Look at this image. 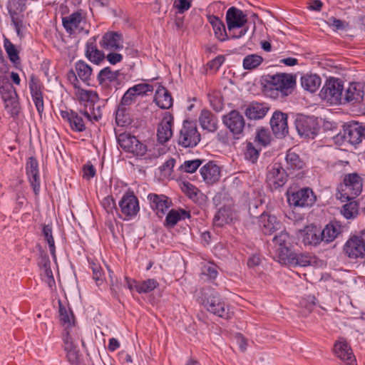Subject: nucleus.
<instances>
[{"instance_id": "obj_21", "label": "nucleus", "mask_w": 365, "mask_h": 365, "mask_svg": "<svg viewBox=\"0 0 365 365\" xmlns=\"http://www.w3.org/2000/svg\"><path fill=\"white\" fill-rule=\"evenodd\" d=\"M270 125L277 137H284L288 133L287 115L280 111L273 113L270 120Z\"/></svg>"}, {"instance_id": "obj_6", "label": "nucleus", "mask_w": 365, "mask_h": 365, "mask_svg": "<svg viewBox=\"0 0 365 365\" xmlns=\"http://www.w3.org/2000/svg\"><path fill=\"white\" fill-rule=\"evenodd\" d=\"M296 84L295 79L290 74L279 73L274 75L269 81L270 90L275 91L277 95L287 96L292 93Z\"/></svg>"}, {"instance_id": "obj_30", "label": "nucleus", "mask_w": 365, "mask_h": 365, "mask_svg": "<svg viewBox=\"0 0 365 365\" xmlns=\"http://www.w3.org/2000/svg\"><path fill=\"white\" fill-rule=\"evenodd\" d=\"M203 180L207 184H213L220 178V168L212 162L203 165L200 170Z\"/></svg>"}, {"instance_id": "obj_50", "label": "nucleus", "mask_w": 365, "mask_h": 365, "mask_svg": "<svg viewBox=\"0 0 365 365\" xmlns=\"http://www.w3.org/2000/svg\"><path fill=\"white\" fill-rule=\"evenodd\" d=\"M42 232L45 240L48 245L50 253L53 259H56V247L55 242L52 235V228L50 225H44L43 227Z\"/></svg>"}, {"instance_id": "obj_27", "label": "nucleus", "mask_w": 365, "mask_h": 365, "mask_svg": "<svg viewBox=\"0 0 365 365\" xmlns=\"http://www.w3.org/2000/svg\"><path fill=\"white\" fill-rule=\"evenodd\" d=\"M343 138L350 144L356 145L361 142V124L353 122L343 128Z\"/></svg>"}, {"instance_id": "obj_39", "label": "nucleus", "mask_w": 365, "mask_h": 365, "mask_svg": "<svg viewBox=\"0 0 365 365\" xmlns=\"http://www.w3.org/2000/svg\"><path fill=\"white\" fill-rule=\"evenodd\" d=\"M321 83V78L317 74L307 73L301 77L302 88L310 93L317 91L320 87Z\"/></svg>"}, {"instance_id": "obj_43", "label": "nucleus", "mask_w": 365, "mask_h": 365, "mask_svg": "<svg viewBox=\"0 0 365 365\" xmlns=\"http://www.w3.org/2000/svg\"><path fill=\"white\" fill-rule=\"evenodd\" d=\"M66 339L69 342L73 344H76L78 346V341H81L83 343V339L81 338V332L78 327L76 324L73 325L71 327H68L65 329V334L63 336V344H66Z\"/></svg>"}, {"instance_id": "obj_46", "label": "nucleus", "mask_w": 365, "mask_h": 365, "mask_svg": "<svg viewBox=\"0 0 365 365\" xmlns=\"http://www.w3.org/2000/svg\"><path fill=\"white\" fill-rule=\"evenodd\" d=\"M4 47L11 62L14 65L19 64L20 63V58L19 51L16 46L8 38H5L4 41Z\"/></svg>"}, {"instance_id": "obj_4", "label": "nucleus", "mask_w": 365, "mask_h": 365, "mask_svg": "<svg viewBox=\"0 0 365 365\" xmlns=\"http://www.w3.org/2000/svg\"><path fill=\"white\" fill-rule=\"evenodd\" d=\"M62 24L66 31L70 35H76L84 32L88 34L85 29L86 16L82 10H78L62 18Z\"/></svg>"}, {"instance_id": "obj_34", "label": "nucleus", "mask_w": 365, "mask_h": 365, "mask_svg": "<svg viewBox=\"0 0 365 365\" xmlns=\"http://www.w3.org/2000/svg\"><path fill=\"white\" fill-rule=\"evenodd\" d=\"M154 101L162 109H168L173 106V98L163 86H159L154 96Z\"/></svg>"}, {"instance_id": "obj_9", "label": "nucleus", "mask_w": 365, "mask_h": 365, "mask_svg": "<svg viewBox=\"0 0 365 365\" xmlns=\"http://www.w3.org/2000/svg\"><path fill=\"white\" fill-rule=\"evenodd\" d=\"M295 126L299 135L305 138H314L319 130L318 123L314 116L298 115Z\"/></svg>"}, {"instance_id": "obj_54", "label": "nucleus", "mask_w": 365, "mask_h": 365, "mask_svg": "<svg viewBox=\"0 0 365 365\" xmlns=\"http://www.w3.org/2000/svg\"><path fill=\"white\" fill-rule=\"evenodd\" d=\"M29 87L31 97L42 94L41 82L34 75H31L30 77Z\"/></svg>"}, {"instance_id": "obj_48", "label": "nucleus", "mask_w": 365, "mask_h": 365, "mask_svg": "<svg viewBox=\"0 0 365 365\" xmlns=\"http://www.w3.org/2000/svg\"><path fill=\"white\" fill-rule=\"evenodd\" d=\"M12 24L19 37L21 38L24 36L26 30V26L22 20V18L19 16L16 12L9 10Z\"/></svg>"}, {"instance_id": "obj_10", "label": "nucleus", "mask_w": 365, "mask_h": 365, "mask_svg": "<svg viewBox=\"0 0 365 365\" xmlns=\"http://www.w3.org/2000/svg\"><path fill=\"white\" fill-rule=\"evenodd\" d=\"M202 304L208 312L221 318L227 319L232 317V314L230 311L229 307L217 293L210 295L203 300Z\"/></svg>"}, {"instance_id": "obj_5", "label": "nucleus", "mask_w": 365, "mask_h": 365, "mask_svg": "<svg viewBox=\"0 0 365 365\" xmlns=\"http://www.w3.org/2000/svg\"><path fill=\"white\" fill-rule=\"evenodd\" d=\"M116 139L119 146L126 153L142 157L147 152V146L129 133H120L116 136Z\"/></svg>"}, {"instance_id": "obj_15", "label": "nucleus", "mask_w": 365, "mask_h": 365, "mask_svg": "<svg viewBox=\"0 0 365 365\" xmlns=\"http://www.w3.org/2000/svg\"><path fill=\"white\" fill-rule=\"evenodd\" d=\"M274 259L281 263L282 255H288L291 252V237L289 235L282 231L273 238Z\"/></svg>"}, {"instance_id": "obj_19", "label": "nucleus", "mask_w": 365, "mask_h": 365, "mask_svg": "<svg viewBox=\"0 0 365 365\" xmlns=\"http://www.w3.org/2000/svg\"><path fill=\"white\" fill-rule=\"evenodd\" d=\"M150 207L158 217H163L172 205V202L164 195L150 193L148 195Z\"/></svg>"}, {"instance_id": "obj_24", "label": "nucleus", "mask_w": 365, "mask_h": 365, "mask_svg": "<svg viewBox=\"0 0 365 365\" xmlns=\"http://www.w3.org/2000/svg\"><path fill=\"white\" fill-rule=\"evenodd\" d=\"M85 56L91 62L98 65L105 59V53L98 49L94 37L88 40L85 48Z\"/></svg>"}, {"instance_id": "obj_47", "label": "nucleus", "mask_w": 365, "mask_h": 365, "mask_svg": "<svg viewBox=\"0 0 365 365\" xmlns=\"http://www.w3.org/2000/svg\"><path fill=\"white\" fill-rule=\"evenodd\" d=\"M263 58L257 54H250L243 59V68L245 70H252L258 67L262 63Z\"/></svg>"}, {"instance_id": "obj_18", "label": "nucleus", "mask_w": 365, "mask_h": 365, "mask_svg": "<svg viewBox=\"0 0 365 365\" xmlns=\"http://www.w3.org/2000/svg\"><path fill=\"white\" fill-rule=\"evenodd\" d=\"M287 173L279 164H274L267 175V182L272 188L282 187L287 181Z\"/></svg>"}, {"instance_id": "obj_26", "label": "nucleus", "mask_w": 365, "mask_h": 365, "mask_svg": "<svg viewBox=\"0 0 365 365\" xmlns=\"http://www.w3.org/2000/svg\"><path fill=\"white\" fill-rule=\"evenodd\" d=\"M282 264H287L294 267H307L311 263L310 257L304 253H296L291 250L288 255H282Z\"/></svg>"}, {"instance_id": "obj_20", "label": "nucleus", "mask_w": 365, "mask_h": 365, "mask_svg": "<svg viewBox=\"0 0 365 365\" xmlns=\"http://www.w3.org/2000/svg\"><path fill=\"white\" fill-rule=\"evenodd\" d=\"M247 21L244 12L235 7L230 8L226 13V21L230 31L235 29L242 28Z\"/></svg>"}, {"instance_id": "obj_33", "label": "nucleus", "mask_w": 365, "mask_h": 365, "mask_svg": "<svg viewBox=\"0 0 365 365\" xmlns=\"http://www.w3.org/2000/svg\"><path fill=\"white\" fill-rule=\"evenodd\" d=\"M217 117L207 110H202L199 115V123L201 128L208 132L213 133L217 129Z\"/></svg>"}, {"instance_id": "obj_23", "label": "nucleus", "mask_w": 365, "mask_h": 365, "mask_svg": "<svg viewBox=\"0 0 365 365\" xmlns=\"http://www.w3.org/2000/svg\"><path fill=\"white\" fill-rule=\"evenodd\" d=\"M364 96V86L360 83L353 82L349 83L345 91L344 103H356L362 101Z\"/></svg>"}, {"instance_id": "obj_64", "label": "nucleus", "mask_w": 365, "mask_h": 365, "mask_svg": "<svg viewBox=\"0 0 365 365\" xmlns=\"http://www.w3.org/2000/svg\"><path fill=\"white\" fill-rule=\"evenodd\" d=\"M93 271V278L96 281L98 285L101 284L103 282V272L101 267L98 264H93L92 267Z\"/></svg>"}, {"instance_id": "obj_2", "label": "nucleus", "mask_w": 365, "mask_h": 365, "mask_svg": "<svg viewBox=\"0 0 365 365\" xmlns=\"http://www.w3.org/2000/svg\"><path fill=\"white\" fill-rule=\"evenodd\" d=\"M363 180L359 174L356 173L346 174L340 187L339 198L342 202L355 200L361 194Z\"/></svg>"}, {"instance_id": "obj_12", "label": "nucleus", "mask_w": 365, "mask_h": 365, "mask_svg": "<svg viewBox=\"0 0 365 365\" xmlns=\"http://www.w3.org/2000/svg\"><path fill=\"white\" fill-rule=\"evenodd\" d=\"M120 211L128 220L135 217L140 211L139 202L133 191H127L118 202Z\"/></svg>"}, {"instance_id": "obj_56", "label": "nucleus", "mask_w": 365, "mask_h": 365, "mask_svg": "<svg viewBox=\"0 0 365 365\" xmlns=\"http://www.w3.org/2000/svg\"><path fill=\"white\" fill-rule=\"evenodd\" d=\"M5 108L7 112L12 116L16 117L20 113V105L18 98L12 101H9L4 103Z\"/></svg>"}, {"instance_id": "obj_42", "label": "nucleus", "mask_w": 365, "mask_h": 365, "mask_svg": "<svg viewBox=\"0 0 365 365\" xmlns=\"http://www.w3.org/2000/svg\"><path fill=\"white\" fill-rule=\"evenodd\" d=\"M77 345L73 344L66 339V344H63V349L66 354V358L71 365H78L80 361L79 351L77 349Z\"/></svg>"}, {"instance_id": "obj_40", "label": "nucleus", "mask_w": 365, "mask_h": 365, "mask_svg": "<svg viewBox=\"0 0 365 365\" xmlns=\"http://www.w3.org/2000/svg\"><path fill=\"white\" fill-rule=\"evenodd\" d=\"M235 212L230 205L220 208L214 217V222L217 226H223L232 221Z\"/></svg>"}, {"instance_id": "obj_36", "label": "nucleus", "mask_w": 365, "mask_h": 365, "mask_svg": "<svg viewBox=\"0 0 365 365\" xmlns=\"http://www.w3.org/2000/svg\"><path fill=\"white\" fill-rule=\"evenodd\" d=\"M190 217V214L188 211L183 209H172L165 217V225L168 227H173L179 221Z\"/></svg>"}, {"instance_id": "obj_11", "label": "nucleus", "mask_w": 365, "mask_h": 365, "mask_svg": "<svg viewBox=\"0 0 365 365\" xmlns=\"http://www.w3.org/2000/svg\"><path fill=\"white\" fill-rule=\"evenodd\" d=\"M287 195L289 205L294 207H309L312 206L316 200L313 191L308 187L302 188L292 193L287 192Z\"/></svg>"}, {"instance_id": "obj_14", "label": "nucleus", "mask_w": 365, "mask_h": 365, "mask_svg": "<svg viewBox=\"0 0 365 365\" xmlns=\"http://www.w3.org/2000/svg\"><path fill=\"white\" fill-rule=\"evenodd\" d=\"M99 44L106 51H120L124 48L123 34L117 31H107L102 36Z\"/></svg>"}, {"instance_id": "obj_13", "label": "nucleus", "mask_w": 365, "mask_h": 365, "mask_svg": "<svg viewBox=\"0 0 365 365\" xmlns=\"http://www.w3.org/2000/svg\"><path fill=\"white\" fill-rule=\"evenodd\" d=\"M344 250L349 258L365 259V237L363 231L360 236H353L347 240Z\"/></svg>"}, {"instance_id": "obj_51", "label": "nucleus", "mask_w": 365, "mask_h": 365, "mask_svg": "<svg viewBox=\"0 0 365 365\" xmlns=\"http://www.w3.org/2000/svg\"><path fill=\"white\" fill-rule=\"evenodd\" d=\"M260 150V148H255L252 143L247 142L245 150V158L252 163H256L258 160Z\"/></svg>"}, {"instance_id": "obj_44", "label": "nucleus", "mask_w": 365, "mask_h": 365, "mask_svg": "<svg viewBox=\"0 0 365 365\" xmlns=\"http://www.w3.org/2000/svg\"><path fill=\"white\" fill-rule=\"evenodd\" d=\"M287 169L289 170H298L302 169L304 163L294 153L289 151L285 158Z\"/></svg>"}, {"instance_id": "obj_8", "label": "nucleus", "mask_w": 365, "mask_h": 365, "mask_svg": "<svg viewBox=\"0 0 365 365\" xmlns=\"http://www.w3.org/2000/svg\"><path fill=\"white\" fill-rule=\"evenodd\" d=\"M222 121L235 138L238 139L242 135L245 127V120L239 111L232 110L223 115Z\"/></svg>"}, {"instance_id": "obj_57", "label": "nucleus", "mask_w": 365, "mask_h": 365, "mask_svg": "<svg viewBox=\"0 0 365 365\" xmlns=\"http://www.w3.org/2000/svg\"><path fill=\"white\" fill-rule=\"evenodd\" d=\"M132 88L138 96H146L153 91V86L148 83L135 84Z\"/></svg>"}, {"instance_id": "obj_59", "label": "nucleus", "mask_w": 365, "mask_h": 365, "mask_svg": "<svg viewBox=\"0 0 365 365\" xmlns=\"http://www.w3.org/2000/svg\"><path fill=\"white\" fill-rule=\"evenodd\" d=\"M255 141L263 146L268 145L270 143L269 131L263 128L258 130L255 137Z\"/></svg>"}, {"instance_id": "obj_25", "label": "nucleus", "mask_w": 365, "mask_h": 365, "mask_svg": "<svg viewBox=\"0 0 365 365\" xmlns=\"http://www.w3.org/2000/svg\"><path fill=\"white\" fill-rule=\"evenodd\" d=\"M61 118L66 120L72 130L75 132H83L86 130L83 118L75 111L72 110H61Z\"/></svg>"}, {"instance_id": "obj_28", "label": "nucleus", "mask_w": 365, "mask_h": 365, "mask_svg": "<svg viewBox=\"0 0 365 365\" xmlns=\"http://www.w3.org/2000/svg\"><path fill=\"white\" fill-rule=\"evenodd\" d=\"M321 232L322 240L326 243H329L341 234L343 226L339 221L333 220L329 222Z\"/></svg>"}, {"instance_id": "obj_16", "label": "nucleus", "mask_w": 365, "mask_h": 365, "mask_svg": "<svg viewBox=\"0 0 365 365\" xmlns=\"http://www.w3.org/2000/svg\"><path fill=\"white\" fill-rule=\"evenodd\" d=\"M321 230L314 225L305 226L299 230L298 237L305 245L317 246L322 242Z\"/></svg>"}, {"instance_id": "obj_45", "label": "nucleus", "mask_w": 365, "mask_h": 365, "mask_svg": "<svg viewBox=\"0 0 365 365\" xmlns=\"http://www.w3.org/2000/svg\"><path fill=\"white\" fill-rule=\"evenodd\" d=\"M346 201L348 202L342 207L341 214L346 219H353L358 215V204L354 200Z\"/></svg>"}, {"instance_id": "obj_3", "label": "nucleus", "mask_w": 365, "mask_h": 365, "mask_svg": "<svg viewBox=\"0 0 365 365\" xmlns=\"http://www.w3.org/2000/svg\"><path fill=\"white\" fill-rule=\"evenodd\" d=\"M344 85L338 78L329 79L320 91L319 96L330 104L337 105L344 103L342 96Z\"/></svg>"}, {"instance_id": "obj_60", "label": "nucleus", "mask_w": 365, "mask_h": 365, "mask_svg": "<svg viewBox=\"0 0 365 365\" xmlns=\"http://www.w3.org/2000/svg\"><path fill=\"white\" fill-rule=\"evenodd\" d=\"M137 96H138L135 94V92H134L133 88L130 87L124 93V95L121 99V103L123 105L130 106V104H132L134 102L135 98Z\"/></svg>"}, {"instance_id": "obj_1", "label": "nucleus", "mask_w": 365, "mask_h": 365, "mask_svg": "<svg viewBox=\"0 0 365 365\" xmlns=\"http://www.w3.org/2000/svg\"><path fill=\"white\" fill-rule=\"evenodd\" d=\"M69 81L73 86L81 106L83 108L81 110L83 114L89 121H98L101 118L102 113L99 106H96L98 101V93L93 90L83 89L80 87L79 81L76 78L75 73L71 72L68 76Z\"/></svg>"}, {"instance_id": "obj_49", "label": "nucleus", "mask_w": 365, "mask_h": 365, "mask_svg": "<svg viewBox=\"0 0 365 365\" xmlns=\"http://www.w3.org/2000/svg\"><path fill=\"white\" fill-rule=\"evenodd\" d=\"M159 285L158 282L155 279H148L141 282L137 287V292L139 294H147L153 291Z\"/></svg>"}, {"instance_id": "obj_52", "label": "nucleus", "mask_w": 365, "mask_h": 365, "mask_svg": "<svg viewBox=\"0 0 365 365\" xmlns=\"http://www.w3.org/2000/svg\"><path fill=\"white\" fill-rule=\"evenodd\" d=\"M115 122L118 126L124 127L130 124V118L125 108H118L115 112Z\"/></svg>"}, {"instance_id": "obj_22", "label": "nucleus", "mask_w": 365, "mask_h": 365, "mask_svg": "<svg viewBox=\"0 0 365 365\" xmlns=\"http://www.w3.org/2000/svg\"><path fill=\"white\" fill-rule=\"evenodd\" d=\"M334 352L346 365H356L355 356L350 346L345 341L336 342L334 345Z\"/></svg>"}, {"instance_id": "obj_35", "label": "nucleus", "mask_w": 365, "mask_h": 365, "mask_svg": "<svg viewBox=\"0 0 365 365\" xmlns=\"http://www.w3.org/2000/svg\"><path fill=\"white\" fill-rule=\"evenodd\" d=\"M92 71L91 67L87 63L84 61L79 60L75 63V71H70L68 77L70 73L73 72L75 73L77 79L79 78L83 83H88V81L91 80Z\"/></svg>"}, {"instance_id": "obj_61", "label": "nucleus", "mask_w": 365, "mask_h": 365, "mask_svg": "<svg viewBox=\"0 0 365 365\" xmlns=\"http://www.w3.org/2000/svg\"><path fill=\"white\" fill-rule=\"evenodd\" d=\"M202 274L206 275L210 279H215L217 274L216 266L212 264H208L203 267Z\"/></svg>"}, {"instance_id": "obj_58", "label": "nucleus", "mask_w": 365, "mask_h": 365, "mask_svg": "<svg viewBox=\"0 0 365 365\" xmlns=\"http://www.w3.org/2000/svg\"><path fill=\"white\" fill-rule=\"evenodd\" d=\"M183 192H185L190 199L196 200L199 193L198 189L191 183L186 182H183L181 187Z\"/></svg>"}, {"instance_id": "obj_53", "label": "nucleus", "mask_w": 365, "mask_h": 365, "mask_svg": "<svg viewBox=\"0 0 365 365\" xmlns=\"http://www.w3.org/2000/svg\"><path fill=\"white\" fill-rule=\"evenodd\" d=\"M118 72H114L110 67H106L100 71L98 75V79L100 83L105 82L106 81H113L117 76Z\"/></svg>"}, {"instance_id": "obj_17", "label": "nucleus", "mask_w": 365, "mask_h": 365, "mask_svg": "<svg viewBox=\"0 0 365 365\" xmlns=\"http://www.w3.org/2000/svg\"><path fill=\"white\" fill-rule=\"evenodd\" d=\"M26 175L31 186L36 195H38L41 188V180L38 170V164L36 158L30 157L26 165Z\"/></svg>"}, {"instance_id": "obj_63", "label": "nucleus", "mask_w": 365, "mask_h": 365, "mask_svg": "<svg viewBox=\"0 0 365 365\" xmlns=\"http://www.w3.org/2000/svg\"><path fill=\"white\" fill-rule=\"evenodd\" d=\"M192 0H175L174 6L180 14L187 11L191 7Z\"/></svg>"}, {"instance_id": "obj_7", "label": "nucleus", "mask_w": 365, "mask_h": 365, "mask_svg": "<svg viewBox=\"0 0 365 365\" xmlns=\"http://www.w3.org/2000/svg\"><path fill=\"white\" fill-rule=\"evenodd\" d=\"M200 140V135L197 131L195 123L185 120L180 131L178 144L184 148H193Z\"/></svg>"}, {"instance_id": "obj_62", "label": "nucleus", "mask_w": 365, "mask_h": 365, "mask_svg": "<svg viewBox=\"0 0 365 365\" xmlns=\"http://www.w3.org/2000/svg\"><path fill=\"white\" fill-rule=\"evenodd\" d=\"M105 58L107 59L110 64L115 65L123 61V56L119 51H108L106 56H105Z\"/></svg>"}, {"instance_id": "obj_55", "label": "nucleus", "mask_w": 365, "mask_h": 365, "mask_svg": "<svg viewBox=\"0 0 365 365\" xmlns=\"http://www.w3.org/2000/svg\"><path fill=\"white\" fill-rule=\"evenodd\" d=\"M202 161L199 159L186 160L180 167L185 173H193L201 165Z\"/></svg>"}, {"instance_id": "obj_31", "label": "nucleus", "mask_w": 365, "mask_h": 365, "mask_svg": "<svg viewBox=\"0 0 365 365\" xmlns=\"http://www.w3.org/2000/svg\"><path fill=\"white\" fill-rule=\"evenodd\" d=\"M269 110L268 106L264 103L252 102L246 108L245 114L250 120L263 118Z\"/></svg>"}, {"instance_id": "obj_41", "label": "nucleus", "mask_w": 365, "mask_h": 365, "mask_svg": "<svg viewBox=\"0 0 365 365\" xmlns=\"http://www.w3.org/2000/svg\"><path fill=\"white\" fill-rule=\"evenodd\" d=\"M59 318L64 329L71 327L76 324L75 317L73 312L69 307L63 305L59 301Z\"/></svg>"}, {"instance_id": "obj_38", "label": "nucleus", "mask_w": 365, "mask_h": 365, "mask_svg": "<svg viewBox=\"0 0 365 365\" xmlns=\"http://www.w3.org/2000/svg\"><path fill=\"white\" fill-rule=\"evenodd\" d=\"M0 93L4 103L18 98L16 89L6 77H0Z\"/></svg>"}, {"instance_id": "obj_32", "label": "nucleus", "mask_w": 365, "mask_h": 365, "mask_svg": "<svg viewBox=\"0 0 365 365\" xmlns=\"http://www.w3.org/2000/svg\"><path fill=\"white\" fill-rule=\"evenodd\" d=\"M259 222L265 235H271L280 227V223L277 217L267 213H262L260 215Z\"/></svg>"}, {"instance_id": "obj_29", "label": "nucleus", "mask_w": 365, "mask_h": 365, "mask_svg": "<svg viewBox=\"0 0 365 365\" xmlns=\"http://www.w3.org/2000/svg\"><path fill=\"white\" fill-rule=\"evenodd\" d=\"M173 119L171 117H164L158 126V141L163 144L168 141L173 135Z\"/></svg>"}, {"instance_id": "obj_37", "label": "nucleus", "mask_w": 365, "mask_h": 365, "mask_svg": "<svg viewBox=\"0 0 365 365\" xmlns=\"http://www.w3.org/2000/svg\"><path fill=\"white\" fill-rule=\"evenodd\" d=\"M207 20L212 27L215 37L219 41H225L228 39L225 26L220 18L214 15H208Z\"/></svg>"}]
</instances>
